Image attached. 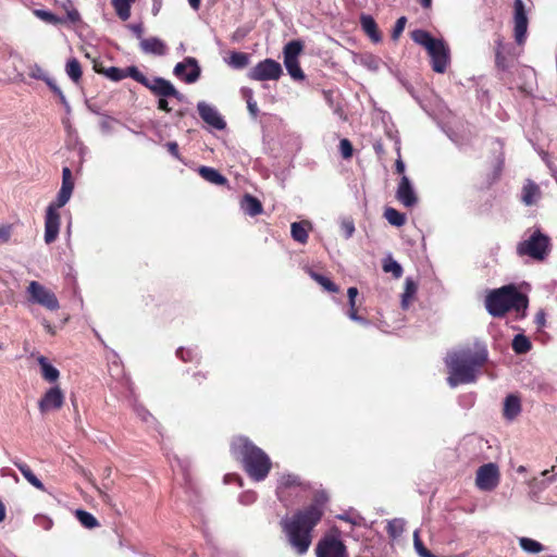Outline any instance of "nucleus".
Returning a JSON list of instances; mask_svg holds the SVG:
<instances>
[{
    "instance_id": "obj_1",
    "label": "nucleus",
    "mask_w": 557,
    "mask_h": 557,
    "mask_svg": "<svg viewBox=\"0 0 557 557\" xmlns=\"http://www.w3.org/2000/svg\"><path fill=\"white\" fill-rule=\"evenodd\" d=\"M322 520V512L315 507H305L296 510L290 517H285L280 524L293 550L305 555L313 541V531Z\"/></svg>"
},
{
    "instance_id": "obj_2",
    "label": "nucleus",
    "mask_w": 557,
    "mask_h": 557,
    "mask_svg": "<svg viewBox=\"0 0 557 557\" xmlns=\"http://www.w3.org/2000/svg\"><path fill=\"white\" fill-rule=\"evenodd\" d=\"M488 352L484 346L462 349L455 352L447 361L448 384L456 387L460 384L473 383L479 371L487 361Z\"/></svg>"
},
{
    "instance_id": "obj_3",
    "label": "nucleus",
    "mask_w": 557,
    "mask_h": 557,
    "mask_svg": "<svg viewBox=\"0 0 557 557\" xmlns=\"http://www.w3.org/2000/svg\"><path fill=\"white\" fill-rule=\"evenodd\" d=\"M232 456L239 460L247 475L260 482L265 480L272 469L270 457L246 436H236L230 444Z\"/></svg>"
},
{
    "instance_id": "obj_4",
    "label": "nucleus",
    "mask_w": 557,
    "mask_h": 557,
    "mask_svg": "<svg viewBox=\"0 0 557 557\" xmlns=\"http://www.w3.org/2000/svg\"><path fill=\"white\" fill-rule=\"evenodd\" d=\"M528 305V296L513 284L492 289L485 297V308L494 318H503L511 310L524 317Z\"/></svg>"
},
{
    "instance_id": "obj_5",
    "label": "nucleus",
    "mask_w": 557,
    "mask_h": 557,
    "mask_svg": "<svg viewBox=\"0 0 557 557\" xmlns=\"http://www.w3.org/2000/svg\"><path fill=\"white\" fill-rule=\"evenodd\" d=\"M74 189V178L70 168L65 166L62 170V185L57 195L55 201L51 202L45 215V242L47 244L53 243L60 231L61 218L58 210L64 207L70 200Z\"/></svg>"
},
{
    "instance_id": "obj_6",
    "label": "nucleus",
    "mask_w": 557,
    "mask_h": 557,
    "mask_svg": "<svg viewBox=\"0 0 557 557\" xmlns=\"http://www.w3.org/2000/svg\"><path fill=\"white\" fill-rule=\"evenodd\" d=\"M505 168L504 143L498 138L488 141V151L479 176V188L488 189L496 184Z\"/></svg>"
},
{
    "instance_id": "obj_7",
    "label": "nucleus",
    "mask_w": 557,
    "mask_h": 557,
    "mask_svg": "<svg viewBox=\"0 0 557 557\" xmlns=\"http://www.w3.org/2000/svg\"><path fill=\"white\" fill-rule=\"evenodd\" d=\"M317 557H349L347 546L342 540V532L333 527L317 543Z\"/></svg>"
},
{
    "instance_id": "obj_8",
    "label": "nucleus",
    "mask_w": 557,
    "mask_h": 557,
    "mask_svg": "<svg viewBox=\"0 0 557 557\" xmlns=\"http://www.w3.org/2000/svg\"><path fill=\"white\" fill-rule=\"evenodd\" d=\"M549 237L536 230L532 235L517 245L520 257L528 256L536 261H543L549 252Z\"/></svg>"
},
{
    "instance_id": "obj_9",
    "label": "nucleus",
    "mask_w": 557,
    "mask_h": 557,
    "mask_svg": "<svg viewBox=\"0 0 557 557\" xmlns=\"http://www.w3.org/2000/svg\"><path fill=\"white\" fill-rule=\"evenodd\" d=\"M28 301L40 305L50 311H57L60 308L55 294L37 281L29 282L27 286Z\"/></svg>"
},
{
    "instance_id": "obj_10",
    "label": "nucleus",
    "mask_w": 557,
    "mask_h": 557,
    "mask_svg": "<svg viewBox=\"0 0 557 557\" xmlns=\"http://www.w3.org/2000/svg\"><path fill=\"white\" fill-rule=\"evenodd\" d=\"M500 473L497 465L490 462L476 470L475 485L479 490L491 492L499 484Z\"/></svg>"
},
{
    "instance_id": "obj_11",
    "label": "nucleus",
    "mask_w": 557,
    "mask_h": 557,
    "mask_svg": "<svg viewBox=\"0 0 557 557\" xmlns=\"http://www.w3.org/2000/svg\"><path fill=\"white\" fill-rule=\"evenodd\" d=\"M310 488L309 483L302 481L299 475L287 473L283 474L276 487V495L280 502L287 503L293 490L307 491Z\"/></svg>"
},
{
    "instance_id": "obj_12",
    "label": "nucleus",
    "mask_w": 557,
    "mask_h": 557,
    "mask_svg": "<svg viewBox=\"0 0 557 557\" xmlns=\"http://www.w3.org/2000/svg\"><path fill=\"white\" fill-rule=\"evenodd\" d=\"M282 75V66L272 59H265L253 66L249 73V78L253 81H276Z\"/></svg>"
},
{
    "instance_id": "obj_13",
    "label": "nucleus",
    "mask_w": 557,
    "mask_h": 557,
    "mask_svg": "<svg viewBox=\"0 0 557 557\" xmlns=\"http://www.w3.org/2000/svg\"><path fill=\"white\" fill-rule=\"evenodd\" d=\"M513 36L518 45L525 41L529 20L523 0H515L513 2Z\"/></svg>"
},
{
    "instance_id": "obj_14",
    "label": "nucleus",
    "mask_w": 557,
    "mask_h": 557,
    "mask_svg": "<svg viewBox=\"0 0 557 557\" xmlns=\"http://www.w3.org/2000/svg\"><path fill=\"white\" fill-rule=\"evenodd\" d=\"M432 70L436 73H444L449 64V49L446 44L438 39L429 50Z\"/></svg>"
},
{
    "instance_id": "obj_15",
    "label": "nucleus",
    "mask_w": 557,
    "mask_h": 557,
    "mask_svg": "<svg viewBox=\"0 0 557 557\" xmlns=\"http://www.w3.org/2000/svg\"><path fill=\"white\" fill-rule=\"evenodd\" d=\"M146 88H148L154 96L159 98H175L178 101L183 100V95L174 87L170 81L163 77H153L149 81Z\"/></svg>"
},
{
    "instance_id": "obj_16",
    "label": "nucleus",
    "mask_w": 557,
    "mask_h": 557,
    "mask_svg": "<svg viewBox=\"0 0 557 557\" xmlns=\"http://www.w3.org/2000/svg\"><path fill=\"white\" fill-rule=\"evenodd\" d=\"M64 404V394L59 386L49 388L38 401L41 413L59 410Z\"/></svg>"
},
{
    "instance_id": "obj_17",
    "label": "nucleus",
    "mask_w": 557,
    "mask_h": 557,
    "mask_svg": "<svg viewBox=\"0 0 557 557\" xmlns=\"http://www.w3.org/2000/svg\"><path fill=\"white\" fill-rule=\"evenodd\" d=\"M197 110L200 117L213 128L219 131L225 128L226 123L214 107L201 101L197 104Z\"/></svg>"
},
{
    "instance_id": "obj_18",
    "label": "nucleus",
    "mask_w": 557,
    "mask_h": 557,
    "mask_svg": "<svg viewBox=\"0 0 557 557\" xmlns=\"http://www.w3.org/2000/svg\"><path fill=\"white\" fill-rule=\"evenodd\" d=\"M396 198L407 208H411L418 202V197L413 190L410 180L406 175H403L399 181L396 190Z\"/></svg>"
},
{
    "instance_id": "obj_19",
    "label": "nucleus",
    "mask_w": 557,
    "mask_h": 557,
    "mask_svg": "<svg viewBox=\"0 0 557 557\" xmlns=\"http://www.w3.org/2000/svg\"><path fill=\"white\" fill-rule=\"evenodd\" d=\"M187 69H189V71L184 76V81L187 84L195 83L200 76V67L194 58H186L183 62L177 63L174 67V74L181 77L185 74Z\"/></svg>"
},
{
    "instance_id": "obj_20",
    "label": "nucleus",
    "mask_w": 557,
    "mask_h": 557,
    "mask_svg": "<svg viewBox=\"0 0 557 557\" xmlns=\"http://www.w3.org/2000/svg\"><path fill=\"white\" fill-rule=\"evenodd\" d=\"M208 377V372L201 370L194 371L190 374L188 373L184 383L185 391L190 394H197L203 391L207 387Z\"/></svg>"
},
{
    "instance_id": "obj_21",
    "label": "nucleus",
    "mask_w": 557,
    "mask_h": 557,
    "mask_svg": "<svg viewBox=\"0 0 557 557\" xmlns=\"http://www.w3.org/2000/svg\"><path fill=\"white\" fill-rule=\"evenodd\" d=\"M140 49L144 53L153 55H164L168 47L164 41L158 37L144 38L139 42Z\"/></svg>"
},
{
    "instance_id": "obj_22",
    "label": "nucleus",
    "mask_w": 557,
    "mask_h": 557,
    "mask_svg": "<svg viewBox=\"0 0 557 557\" xmlns=\"http://www.w3.org/2000/svg\"><path fill=\"white\" fill-rule=\"evenodd\" d=\"M240 208L245 213L249 214L250 216L259 215L263 211L261 201L250 194H246L243 197L240 201Z\"/></svg>"
},
{
    "instance_id": "obj_23",
    "label": "nucleus",
    "mask_w": 557,
    "mask_h": 557,
    "mask_svg": "<svg viewBox=\"0 0 557 557\" xmlns=\"http://www.w3.org/2000/svg\"><path fill=\"white\" fill-rule=\"evenodd\" d=\"M521 411V401L520 398L516 395H508L504 403L503 414L506 419L512 420Z\"/></svg>"
},
{
    "instance_id": "obj_24",
    "label": "nucleus",
    "mask_w": 557,
    "mask_h": 557,
    "mask_svg": "<svg viewBox=\"0 0 557 557\" xmlns=\"http://www.w3.org/2000/svg\"><path fill=\"white\" fill-rule=\"evenodd\" d=\"M361 27L364 33L372 39L374 42H379L382 39L381 33L377 28L376 22L370 15L361 16Z\"/></svg>"
},
{
    "instance_id": "obj_25",
    "label": "nucleus",
    "mask_w": 557,
    "mask_h": 557,
    "mask_svg": "<svg viewBox=\"0 0 557 557\" xmlns=\"http://www.w3.org/2000/svg\"><path fill=\"white\" fill-rule=\"evenodd\" d=\"M308 227H310V223L308 221L292 223L290 234L293 239L299 244H306L309 238Z\"/></svg>"
},
{
    "instance_id": "obj_26",
    "label": "nucleus",
    "mask_w": 557,
    "mask_h": 557,
    "mask_svg": "<svg viewBox=\"0 0 557 557\" xmlns=\"http://www.w3.org/2000/svg\"><path fill=\"white\" fill-rule=\"evenodd\" d=\"M541 196V190L537 184L532 181H528L522 188V201L527 206H532Z\"/></svg>"
},
{
    "instance_id": "obj_27",
    "label": "nucleus",
    "mask_w": 557,
    "mask_h": 557,
    "mask_svg": "<svg viewBox=\"0 0 557 557\" xmlns=\"http://www.w3.org/2000/svg\"><path fill=\"white\" fill-rule=\"evenodd\" d=\"M14 466L21 471L25 480L39 491H46L42 482L34 474L28 465L22 461H14Z\"/></svg>"
},
{
    "instance_id": "obj_28",
    "label": "nucleus",
    "mask_w": 557,
    "mask_h": 557,
    "mask_svg": "<svg viewBox=\"0 0 557 557\" xmlns=\"http://www.w3.org/2000/svg\"><path fill=\"white\" fill-rule=\"evenodd\" d=\"M199 174L206 181L215 184V185H225L227 184V178L223 176L219 171L209 166H200Z\"/></svg>"
},
{
    "instance_id": "obj_29",
    "label": "nucleus",
    "mask_w": 557,
    "mask_h": 557,
    "mask_svg": "<svg viewBox=\"0 0 557 557\" xmlns=\"http://www.w3.org/2000/svg\"><path fill=\"white\" fill-rule=\"evenodd\" d=\"M412 40L423 46L426 50H429L438 39H435L431 36V34L423 29H416L411 33Z\"/></svg>"
},
{
    "instance_id": "obj_30",
    "label": "nucleus",
    "mask_w": 557,
    "mask_h": 557,
    "mask_svg": "<svg viewBox=\"0 0 557 557\" xmlns=\"http://www.w3.org/2000/svg\"><path fill=\"white\" fill-rule=\"evenodd\" d=\"M38 363L41 367L42 377L48 382H54L59 379L60 372L57 368L48 363L47 358L40 356L38 358Z\"/></svg>"
},
{
    "instance_id": "obj_31",
    "label": "nucleus",
    "mask_w": 557,
    "mask_h": 557,
    "mask_svg": "<svg viewBox=\"0 0 557 557\" xmlns=\"http://www.w3.org/2000/svg\"><path fill=\"white\" fill-rule=\"evenodd\" d=\"M65 71L73 83L79 84L82 81L83 71L81 63L76 58H72L66 62Z\"/></svg>"
},
{
    "instance_id": "obj_32",
    "label": "nucleus",
    "mask_w": 557,
    "mask_h": 557,
    "mask_svg": "<svg viewBox=\"0 0 557 557\" xmlns=\"http://www.w3.org/2000/svg\"><path fill=\"white\" fill-rule=\"evenodd\" d=\"M512 350L518 355L527 354L531 350L532 344L523 334H517L511 343Z\"/></svg>"
},
{
    "instance_id": "obj_33",
    "label": "nucleus",
    "mask_w": 557,
    "mask_h": 557,
    "mask_svg": "<svg viewBox=\"0 0 557 557\" xmlns=\"http://www.w3.org/2000/svg\"><path fill=\"white\" fill-rule=\"evenodd\" d=\"M417 290L418 285L416 284V282L412 278L407 277L405 281V290L401 296V306L404 309H407L409 307V304L414 297Z\"/></svg>"
},
{
    "instance_id": "obj_34",
    "label": "nucleus",
    "mask_w": 557,
    "mask_h": 557,
    "mask_svg": "<svg viewBox=\"0 0 557 557\" xmlns=\"http://www.w3.org/2000/svg\"><path fill=\"white\" fill-rule=\"evenodd\" d=\"M308 274L310 275V277L312 280H314L318 284H320L325 290H327L330 293H337L339 290L338 286L333 281H331L329 277H326L322 274H319L311 269H308Z\"/></svg>"
},
{
    "instance_id": "obj_35",
    "label": "nucleus",
    "mask_w": 557,
    "mask_h": 557,
    "mask_svg": "<svg viewBox=\"0 0 557 557\" xmlns=\"http://www.w3.org/2000/svg\"><path fill=\"white\" fill-rule=\"evenodd\" d=\"M135 0H112V5L122 21H126L131 16V5Z\"/></svg>"
},
{
    "instance_id": "obj_36",
    "label": "nucleus",
    "mask_w": 557,
    "mask_h": 557,
    "mask_svg": "<svg viewBox=\"0 0 557 557\" xmlns=\"http://www.w3.org/2000/svg\"><path fill=\"white\" fill-rule=\"evenodd\" d=\"M304 45L299 40H292L284 47V60H298V55L301 53Z\"/></svg>"
},
{
    "instance_id": "obj_37",
    "label": "nucleus",
    "mask_w": 557,
    "mask_h": 557,
    "mask_svg": "<svg viewBox=\"0 0 557 557\" xmlns=\"http://www.w3.org/2000/svg\"><path fill=\"white\" fill-rule=\"evenodd\" d=\"M385 219L394 226H403L406 223V216L394 208H386L384 212Z\"/></svg>"
},
{
    "instance_id": "obj_38",
    "label": "nucleus",
    "mask_w": 557,
    "mask_h": 557,
    "mask_svg": "<svg viewBox=\"0 0 557 557\" xmlns=\"http://www.w3.org/2000/svg\"><path fill=\"white\" fill-rule=\"evenodd\" d=\"M383 271L392 273L394 278H400L404 272L401 265L392 257H388L383 261Z\"/></svg>"
},
{
    "instance_id": "obj_39",
    "label": "nucleus",
    "mask_w": 557,
    "mask_h": 557,
    "mask_svg": "<svg viewBox=\"0 0 557 557\" xmlns=\"http://www.w3.org/2000/svg\"><path fill=\"white\" fill-rule=\"evenodd\" d=\"M249 63V57L245 52L233 51L230 54L228 64L235 69H244Z\"/></svg>"
},
{
    "instance_id": "obj_40",
    "label": "nucleus",
    "mask_w": 557,
    "mask_h": 557,
    "mask_svg": "<svg viewBox=\"0 0 557 557\" xmlns=\"http://www.w3.org/2000/svg\"><path fill=\"white\" fill-rule=\"evenodd\" d=\"M285 67L288 74L297 81H302L305 78V74L299 65L298 60H284Z\"/></svg>"
},
{
    "instance_id": "obj_41",
    "label": "nucleus",
    "mask_w": 557,
    "mask_h": 557,
    "mask_svg": "<svg viewBox=\"0 0 557 557\" xmlns=\"http://www.w3.org/2000/svg\"><path fill=\"white\" fill-rule=\"evenodd\" d=\"M519 544L521 548L528 553L537 554L544 549L543 545L530 537H520Z\"/></svg>"
},
{
    "instance_id": "obj_42",
    "label": "nucleus",
    "mask_w": 557,
    "mask_h": 557,
    "mask_svg": "<svg viewBox=\"0 0 557 557\" xmlns=\"http://www.w3.org/2000/svg\"><path fill=\"white\" fill-rule=\"evenodd\" d=\"M34 78L44 81L48 85L50 90L59 97L61 103H63L65 106L67 104L64 94L62 92V90L58 87V85L51 77H49L47 75H34Z\"/></svg>"
},
{
    "instance_id": "obj_43",
    "label": "nucleus",
    "mask_w": 557,
    "mask_h": 557,
    "mask_svg": "<svg viewBox=\"0 0 557 557\" xmlns=\"http://www.w3.org/2000/svg\"><path fill=\"white\" fill-rule=\"evenodd\" d=\"M125 77H132L134 81H136L145 87L148 86V83L150 81L138 70L137 66L134 65L125 69Z\"/></svg>"
},
{
    "instance_id": "obj_44",
    "label": "nucleus",
    "mask_w": 557,
    "mask_h": 557,
    "mask_svg": "<svg viewBox=\"0 0 557 557\" xmlns=\"http://www.w3.org/2000/svg\"><path fill=\"white\" fill-rule=\"evenodd\" d=\"M176 357L183 362H194L198 360V352L194 348L180 347L176 350Z\"/></svg>"
},
{
    "instance_id": "obj_45",
    "label": "nucleus",
    "mask_w": 557,
    "mask_h": 557,
    "mask_svg": "<svg viewBox=\"0 0 557 557\" xmlns=\"http://www.w3.org/2000/svg\"><path fill=\"white\" fill-rule=\"evenodd\" d=\"M76 517L79 520V522L88 529H92L98 525L97 519L91 513L85 510H77Z\"/></svg>"
},
{
    "instance_id": "obj_46",
    "label": "nucleus",
    "mask_w": 557,
    "mask_h": 557,
    "mask_svg": "<svg viewBox=\"0 0 557 557\" xmlns=\"http://www.w3.org/2000/svg\"><path fill=\"white\" fill-rule=\"evenodd\" d=\"M329 502V495L325 491H318L313 496V502L308 507H315L322 515L324 513L323 507Z\"/></svg>"
},
{
    "instance_id": "obj_47",
    "label": "nucleus",
    "mask_w": 557,
    "mask_h": 557,
    "mask_svg": "<svg viewBox=\"0 0 557 557\" xmlns=\"http://www.w3.org/2000/svg\"><path fill=\"white\" fill-rule=\"evenodd\" d=\"M414 548L420 557H437L432 552H430L421 541L418 531L413 534Z\"/></svg>"
},
{
    "instance_id": "obj_48",
    "label": "nucleus",
    "mask_w": 557,
    "mask_h": 557,
    "mask_svg": "<svg viewBox=\"0 0 557 557\" xmlns=\"http://www.w3.org/2000/svg\"><path fill=\"white\" fill-rule=\"evenodd\" d=\"M34 13L37 17H39L40 20H42L44 22L49 23V24L55 25L61 22V18L50 11L35 10Z\"/></svg>"
},
{
    "instance_id": "obj_49",
    "label": "nucleus",
    "mask_w": 557,
    "mask_h": 557,
    "mask_svg": "<svg viewBox=\"0 0 557 557\" xmlns=\"http://www.w3.org/2000/svg\"><path fill=\"white\" fill-rule=\"evenodd\" d=\"M104 76H107L111 81L119 82V81H122L123 78H125V70H122V69H119L115 66H111L106 70Z\"/></svg>"
},
{
    "instance_id": "obj_50",
    "label": "nucleus",
    "mask_w": 557,
    "mask_h": 557,
    "mask_svg": "<svg viewBox=\"0 0 557 557\" xmlns=\"http://www.w3.org/2000/svg\"><path fill=\"white\" fill-rule=\"evenodd\" d=\"M244 97L246 98L248 111L250 112V114L253 117H257L258 113H259V109H258L257 102L252 98L251 90H244Z\"/></svg>"
},
{
    "instance_id": "obj_51",
    "label": "nucleus",
    "mask_w": 557,
    "mask_h": 557,
    "mask_svg": "<svg viewBox=\"0 0 557 557\" xmlns=\"http://www.w3.org/2000/svg\"><path fill=\"white\" fill-rule=\"evenodd\" d=\"M339 150H341V153H342V157L344 159H349L352 157V152H354V147L350 143L349 139L347 138H344L339 141Z\"/></svg>"
},
{
    "instance_id": "obj_52",
    "label": "nucleus",
    "mask_w": 557,
    "mask_h": 557,
    "mask_svg": "<svg viewBox=\"0 0 557 557\" xmlns=\"http://www.w3.org/2000/svg\"><path fill=\"white\" fill-rule=\"evenodd\" d=\"M406 23H407V18L405 16H401L396 21L393 33H392L393 39H397L400 36V34L405 29Z\"/></svg>"
},
{
    "instance_id": "obj_53",
    "label": "nucleus",
    "mask_w": 557,
    "mask_h": 557,
    "mask_svg": "<svg viewBox=\"0 0 557 557\" xmlns=\"http://www.w3.org/2000/svg\"><path fill=\"white\" fill-rule=\"evenodd\" d=\"M495 64L497 66V69L502 70V71H505L507 70L508 65H507V59L506 57L503 54L502 52V49L500 48H497L496 52H495Z\"/></svg>"
},
{
    "instance_id": "obj_54",
    "label": "nucleus",
    "mask_w": 557,
    "mask_h": 557,
    "mask_svg": "<svg viewBox=\"0 0 557 557\" xmlns=\"http://www.w3.org/2000/svg\"><path fill=\"white\" fill-rule=\"evenodd\" d=\"M11 237V226L10 225H1L0 226V245L9 242Z\"/></svg>"
},
{
    "instance_id": "obj_55",
    "label": "nucleus",
    "mask_w": 557,
    "mask_h": 557,
    "mask_svg": "<svg viewBox=\"0 0 557 557\" xmlns=\"http://www.w3.org/2000/svg\"><path fill=\"white\" fill-rule=\"evenodd\" d=\"M168 151L177 160H181V153L176 141H169L165 144Z\"/></svg>"
},
{
    "instance_id": "obj_56",
    "label": "nucleus",
    "mask_w": 557,
    "mask_h": 557,
    "mask_svg": "<svg viewBox=\"0 0 557 557\" xmlns=\"http://www.w3.org/2000/svg\"><path fill=\"white\" fill-rule=\"evenodd\" d=\"M347 314L354 321H357V322H360V323H363V324L368 323V321L364 318H362V317H360L358 314V310L356 308V305H354V307H349Z\"/></svg>"
},
{
    "instance_id": "obj_57",
    "label": "nucleus",
    "mask_w": 557,
    "mask_h": 557,
    "mask_svg": "<svg viewBox=\"0 0 557 557\" xmlns=\"http://www.w3.org/2000/svg\"><path fill=\"white\" fill-rule=\"evenodd\" d=\"M347 295H348L349 307H354V305H356V297L358 296L357 287H354V286L349 287L347 290Z\"/></svg>"
},
{
    "instance_id": "obj_58",
    "label": "nucleus",
    "mask_w": 557,
    "mask_h": 557,
    "mask_svg": "<svg viewBox=\"0 0 557 557\" xmlns=\"http://www.w3.org/2000/svg\"><path fill=\"white\" fill-rule=\"evenodd\" d=\"M129 28L132 29V32L134 33V35L139 39H144L143 35H144V26L143 24H133L129 26Z\"/></svg>"
},
{
    "instance_id": "obj_59",
    "label": "nucleus",
    "mask_w": 557,
    "mask_h": 557,
    "mask_svg": "<svg viewBox=\"0 0 557 557\" xmlns=\"http://www.w3.org/2000/svg\"><path fill=\"white\" fill-rule=\"evenodd\" d=\"M158 109L166 113H170L172 111V108L169 106L168 98H159Z\"/></svg>"
},
{
    "instance_id": "obj_60",
    "label": "nucleus",
    "mask_w": 557,
    "mask_h": 557,
    "mask_svg": "<svg viewBox=\"0 0 557 557\" xmlns=\"http://www.w3.org/2000/svg\"><path fill=\"white\" fill-rule=\"evenodd\" d=\"M387 532L393 537H396L401 532V529H398L395 522H389L387 525Z\"/></svg>"
},
{
    "instance_id": "obj_61",
    "label": "nucleus",
    "mask_w": 557,
    "mask_h": 557,
    "mask_svg": "<svg viewBox=\"0 0 557 557\" xmlns=\"http://www.w3.org/2000/svg\"><path fill=\"white\" fill-rule=\"evenodd\" d=\"M395 170L396 173L404 175L405 172V163L403 162L401 158L399 157L395 162Z\"/></svg>"
},
{
    "instance_id": "obj_62",
    "label": "nucleus",
    "mask_w": 557,
    "mask_h": 557,
    "mask_svg": "<svg viewBox=\"0 0 557 557\" xmlns=\"http://www.w3.org/2000/svg\"><path fill=\"white\" fill-rule=\"evenodd\" d=\"M94 70H95L96 73L104 75V72H106L107 69L102 65L101 62L95 61L94 62Z\"/></svg>"
},
{
    "instance_id": "obj_63",
    "label": "nucleus",
    "mask_w": 557,
    "mask_h": 557,
    "mask_svg": "<svg viewBox=\"0 0 557 557\" xmlns=\"http://www.w3.org/2000/svg\"><path fill=\"white\" fill-rule=\"evenodd\" d=\"M345 226V230H346V234H347V237H350L355 231V226L354 224L350 222V223H345L344 224Z\"/></svg>"
},
{
    "instance_id": "obj_64",
    "label": "nucleus",
    "mask_w": 557,
    "mask_h": 557,
    "mask_svg": "<svg viewBox=\"0 0 557 557\" xmlns=\"http://www.w3.org/2000/svg\"><path fill=\"white\" fill-rule=\"evenodd\" d=\"M536 322L539 325H543L545 323V314L543 312L536 315Z\"/></svg>"
}]
</instances>
